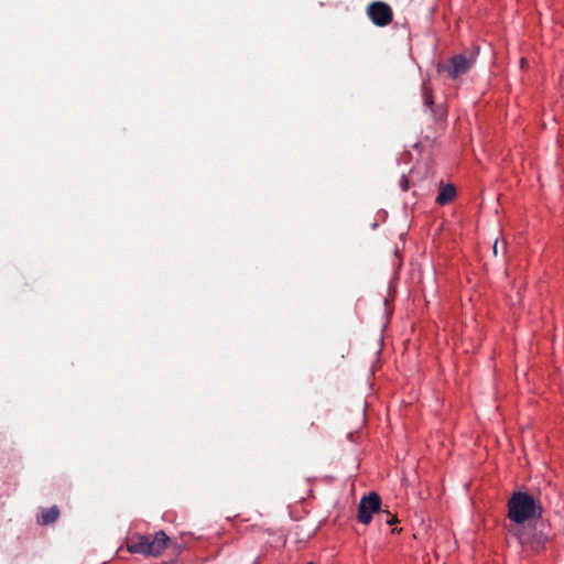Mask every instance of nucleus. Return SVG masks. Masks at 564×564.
<instances>
[{
    "label": "nucleus",
    "mask_w": 564,
    "mask_h": 564,
    "mask_svg": "<svg viewBox=\"0 0 564 564\" xmlns=\"http://www.w3.org/2000/svg\"><path fill=\"white\" fill-rule=\"evenodd\" d=\"M542 514L543 507L541 502L527 491H514L508 500L507 517L516 525L541 518Z\"/></svg>",
    "instance_id": "obj_1"
},
{
    "label": "nucleus",
    "mask_w": 564,
    "mask_h": 564,
    "mask_svg": "<svg viewBox=\"0 0 564 564\" xmlns=\"http://www.w3.org/2000/svg\"><path fill=\"white\" fill-rule=\"evenodd\" d=\"M170 538L160 530L155 534H134L127 542V550L132 554L158 557L169 546Z\"/></svg>",
    "instance_id": "obj_2"
},
{
    "label": "nucleus",
    "mask_w": 564,
    "mask_h": 564,
    "mask_svg": "<svg viewBox=\"0 0 564 564\" xmlns=\"http://www.w3.org/2000/svg\"><path fill=\"white\" fill-rule=\"evenodd\" d=\"M479 46L473 45L470 50L455 54L446 63L437 65V72L444 73L451 79L455 80L462 75L467 74L477 61Z\"/></svg>",
    "instance_id": "obj_3"
},
{
    "label": "nucleus",
    "mask_w": 564,
    "mask_h": 564,
    "mask_svg": "<svg viewBox=\"0 0 564 564\" xmlns=\"http://www.w3.org/2000/svg\"><path fill=\"white\" fill-rule=\"evenodd\" d=\"M509 532L517 538L524 550L540 552L545 549L547 535L538 530L535 525H514Z\"/></svg>",
    "instance_id": "obj_4"
},
{
    "label": "nucleus",
    "mask_w": 564,
    "mask_h": 564,
    "mask_svg": "<svg viewBox=\"0 0 564 564\" xmlns=\"http://www.w3.org/2000/svg\"><path fill=\"white\" fill-rule=\"evenodd\" d=\"M380 508L381 497L379 494L371 491L368 496H364L358 506V521L368 525L371 522L373 514H378Z\"/></svg>",
    "instance_id": "obj_5"
},
{
    "label": "nucleus",
    "mask_w": 564,
    "mask_h": 564,
    "mask_svg": "<svg viewBox=\"0 0 564 564\" xmlns=\"http://www.w3.org/2000/svg\"><path fill=\"white\" fill-rule=\"evenodd\" d=\"M369 20L378 28L389 25L393 20L392 8L382 1H373L367 7Z\"/></svg>",
    "instance_id": "obj_6"
},
{
    "label": "nucleus",
    "mask_w": 564,
    "mask_h": 564,
    "mask_svg": "<svg viewBox=\"0 0 564 564\" xmlns=\"http://www.w3.org/2000/svg\"><path fill=\"white\" fill-rule=\"evenodd\" d=\"M456 196V187L454 184L441 185L438 194L435 198L436 204L445 206L449 204Z\"/></svg>",
    "instance_id": "obj_7"
},
{
    "label": "nucleus",
    "mask_w": 564,
    "mask_h": 564,
    "mask_svg": "<svg viewBox=\"0 0 564 564\" xmlns=\"http://www.w3.org/2000/svg\"><path fill=\"white\" fill-rule=\"evenodd\" d=\"M59 517V510L56 506L51 508L43 509L41 512V517L39 518V523L42 525H47L54 523Z\"/></svg>",
    "instance_id": "obj_8"
},
{
    "label": "nucleus",
    "mask_w": 564,
    "mask_h": 564,
    "mask_svg": "<svg viewBox=\"0 0 564 564\" xmlns=\"http://www.w3.org/2000/svg\"><path fill=\"white\" fill-rule=\"evenodd\" d=\"M377 522L378 524H387V525H394L399 522V519L395 514H392L389 510H382L380 508V511L377 514Z\"/></svg>",
    "instance_id": "obj_9"
},
{
    "label": "nucleus",
    "mask_w": 564,
    "mask_h": 564,
    "mask_svg": "<svg viewBox=\"0 0 564 564\" xmlns=\"http://www.w3.org/2000/svg\"><path fill=\"white\" fill-rule=\"evenodd\" d=\"M424 106L427 107L435 117L440 116L442 118L445 116V111L442 108H435L433 95L427 89H424Z\"/></svg>",
    "instance_id": "obj_10"
},
{
    "label": "nucleus",
    "mask_w": 564,
    "mask_h": 564,
    "mask_svg": "<svg viewBox=\"0 0 564 564\" xmlns=\"http://www.w3.org/2000/svg\"><path fill=\"white\" fill-rule=\"evenodd\" d=\"M400 184H401V187H402L403 191H408L409 189L408 180L405 178V176L402 177Z\"/></svg>",
    "instance_id": "obj_11"
},
{
    "label": "nucleus",
    "mask_w": 564,
    "mask_h": 564,
    "mask_svg": "<svg viewBox=\"0 0 564 564\" xmlns=\"http://www.w3.org/2000/svg\"><path fill=\"white\" fill-rule=\"evenodd\" d=\"M400 531H401V529H395V528L392 529V533L400 532Z\"/></svg>",
    "instance_id": "obj_12"
},
{
    "label": "nucleus",
    "mask_w": 564,
    "mask_h": 564,
    "mask_svg": "<svg viewBox=\"0 0 564 564\" xmlns=\"http://www.w3.org/2000/svg\"><path fill=\"white\" fill-rule=\"evenodd\" d=\"M525 62H527L525 58H521V65L522 66L525 65Z\"/></svg>",
    "instance_id": "obj_13"
}]
</instances>
